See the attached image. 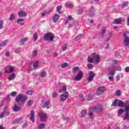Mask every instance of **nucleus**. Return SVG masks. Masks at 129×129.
Masks as SVG:
<instances>
[{"label": "nucleus", "instance_id": "obj_1", "mask_svg": "<svg viewBox=\"0 0 129 129\" xmlns=\"http://www.w3.org/2000/svg\"><path fill=\"white\" fill-rule=\"evenodd\" d=\"M43 39L45 41H53L54 40V35L52 33H48L43 36Z\"/></svg>", "mask_w": 129, "mask_h": 129}, {"label": "nucleus", "instance_id": "obj_2", "mask_svg": "<svg viewBox=\"0 0 129 129\" xmlns=\"http://www.w3.org/2000/svg\"><path fill=\"white\" fill-rule=\"evenodd\" d=\"M26 96L23 94H20L18 95V96L16 98V101L17 102H19V101H22V102H24L25 100H26Z\"/></svg>", "mask_w": 129, "mask_h": 129}, {"label": "nucleus", "instance_id": "obj_3", "mask_svg": "<svg viewBox=\"0 0 129 129\" xmlns=\"http://www.w3.org/2000/svg\"><path fill=\"white\" fill-rule=\"evenodd\" d=\"M83 78V72L82 71H80L78 74L76 76V77L74 78V80L75 81H80L81 79Z\"/></svg>", "mask_w": 129, "mask_h": 129}, {"label": "nucleus", "instance_id": "obj_4", "mask_svg": "<svg viewBox=\"0 0 129 129\" xmlns=\"http://www.w3.org/2000/svg\"><path fill=\"white\" fill-rule=\"evenodd\" d=\"M11 95H8V97L6 99H4L1 102V107L4 106L6 104H9L11 101V98L10 97Z\"/></svg>", "mask_w": 129, "mask_h": 129}, {"label": "nucleus", "instance_id": "obj_5", "mask_svg": "<svg viewBox=\"0 0 129 129\" xmlns=\"http://www.w3.org/2000/svg\"><path fill=\"white\" fill-rule=\"evenodd\" d=\"M69 96V93L68 92H66L64 94H62L60 96V101L63 102L65 101Z\"/></svg>", "mask_w": 129, "mask_h": 129}, {"label": "nucleus", "instance_id": "obj_6", "mask_svg": "<svg viewBox=\"0 0 129 129\" xmlns=\"http://www.w3.org/2000/svg\"><path fill=\"white\" fill-rule=\"evenodd\" d=\"M129 110V104L127 105L125 107V111H126V113H125V115L123 117V120H129V113L128 111Z\"/></svg>", "mask_w": 129, "mask_h": 129}, {"label": "nucleus", "instance_id": "obj_7", "mask_svg": "<svg viewBox=\"0 0 129 129\" xmlns=\"http://www.w3.org/2000/svg\"><path fill=\"white\" fill-rule=\"evenodd\" d=\"M39 116L40 118V120L41 121L44 122L47 120V118H48V116L46 114L43 112H40L39 113Z\"/></svg>", "mask_w": 129, "mask_h": 129}, {"label": "nucleus", "instance_id": "obj_8", "mask_svg": "<svg viewBox=\"0 0 129 129\" xmlns=\"http://www.w3.org/2000/svg\"><path fill=\"white\" fill-rule=\"evenodd\" d=\"M93 110L95 111V112H102V110H103V108H102V106H101V105H98L94 107Z\"/></svg>", "mask_w": 129, "mask_h": 129}, {"label": "nucleus", "instance_id": "obj_9", "mask_svg": "<svg viewBox=\"0 0 129 129\" xmlns=\"http://www.w3.org/2000/svg\"><path fill=\"white\" fill-rule=\"evenodd\" d=\"M104 90H105V87L104 86L99 87L97 90V94L98 95L102 94L104 92Z\"/></svg>", "mask_w": 129, "mask_h": 129}, {"label": "nucleus", "instance_id": "obj_10", "mask_svg": "<svg viewBox=\"0 0 129 129\" xmlns=\"http://www.w3.org/2000/svg\"><path fill=\"white\" fill-rule=\"evenodd\" d=\"M91 56L93 57V59L96 63H98V62H99L100 60V56H99V55L92 54L91 55Z\"/></svg>", "mask_w": 129, "mask_h": 129}, {"label": "nucleus", "instance_id": "obj_11", "mask_svg": "<svg viewBox=\"0 0 129 129\" xmlns=\"http://www.w3.org/2000/svg\"><path fill=\"white\" fill-rule=\"evenodd\" d=\"M94 76H95V74H94V73L92 71L90 72L89 76L87 79V80L89 83L91 82V81L93 80V79L94 78Z\"/></svg>", "mask_w": 129, "mask_h": 129}, {"label": "nucleus", "instance_id": "obj_12", "mask_svg": "<svg viewBox=\"0 0 129 129\" xmlns=\"http://www.w3.org/2000/svg\"><path fill=\"white\" fill-rule=\"evenodd\" d=\"M13 71H14V68L11 66H8L5 68V72L7 73H11Z\"/></svg>", "mask_w": 129, "mask_h": 129}, {"label": "nucleus", "instance_id": "obj_13", "mask_svg": "<svg viewBox=\"0 0 129 129\" xmlns=\"http://www.w3.org/2000/svg\"><path fill=\"white\" fill-rule=\"evenodd\" d=\"M9 114H10V112L7 110H5L0 114V118H3L4 116H8Z\"/></svg>", "mask_w": 129, "mask_h": 129}, {"label": "nucleus", "instance_id": "obj_14", "mask_svg": "<svg viewBox=\"0 0 129 129\" xmlns=\"http://www.w3.org/2000/svg\"><path fill=\"white\" fill-rule=\"evenodd\" d=\"M94 14H95V10H94V8H93V7H92L89 10V15L90 17H93V16H94Z\"/></svg>", "mask_w": 129, "mask_h": 129}, {"label": "nucleus", "instance_id": "obj_15", "mask_svg": "<svg viewBox=\"0 0 129 129\" xmlns=\"http://www.w3.org/2000/svg\"><path fill=\"white\" fill-rule=\"evenodd\" d=\"M60 17H59V15L56 14L52 17V21L54 23L57 22V21L59 20Z\"/></svg>", "mask_w": 129, "mask_h": 129}, {"label": "nucleus", "instance_id": "obj_16", "mask_svg": "<svg viewBox=\"0 0 129 129\" xmlns=\"http://www.w3.org/2000/svg\"><path fill=\"white\" fill-rule=\"evenodd\" d=\"M18 16L20 18H23V17H26V16H27V13L24 11H20L18 12Z\"/></svg>", "mask_w": 129, "mask_h": 129}, {"label": "nucleus", "instance_id": "obj_17", "mask_svg": "<svg viewBox=\"0 0 129 129\" xmlns=\"http://www.w3.org/2000/svg\"><path fill=\"white\" fill-rule=\"evenodd\" d=\"M30 120L32 122H35V112L33 110H32L31 112Z\"/></svg>", "mask_w": 129, "mask_h": 129}, {"label": "nucleus", "instance_id": "obj_18", "mask_svg": "<svg viewBox=\"0 0 129 129\" xmlns=\"http://www.w3.org/2000/svg\"><path fill=\"white\" fill-rule=\"evenodd\" d=\"M117 106H120V107H124V103H123V101L118 99Z\"/></svg>", "mask_w": 129, "mask_h": 129}, {"label": "nucleus", "instance_id": "obj_19", "mask_svg": "<svg viewBox=\"0 0 129 129\" xmlns=\"http://www.w3.org/2000/svg\"><path fill=\"white\" fill-rule=\"evenodd\" d=\"M67 90V88H66V86L64 85L62 86L61 87H60L59 89V92L61 93L63 92H66V91Z\"/></svg>", "mask_w": 129, "mask_h": 129}, {"label": "nucleus", "instance_id": "obj_20", "mask_svg": "<svg viewBox=\"0 0 129 129\" xmlns=\"http://www.w3.org/2000/svg\"><path fill=\"white\" fill-rule=\"evenodd\" d=\"M14 111L18 112L21 109V107L18 106L17 104H15L14 107H13Z\"/></svg>", "mask_w": 129, "mask_h": 129}, {"label": "nucleus", "instance_id": "obj_21", "mask_svg": "<svg viewBox=\"0 0 129 129\" xmlns=\"http://www.w3.org/2000/svg\"><path fill=\"white\" fill-rule=\"evenodd\" d=\"M124 111H125V110H124L122 108L119 109L117 112L118 116H120V115H121V114H122V113H123V112H124Z\"/></svg>", "mask_w": 129, "mask_h": 129}, {"label": "nucleus", "instance_id": "obj_22", "mask_svg": "<svg viewBox=\"0 0 129 129\" xmlns=\"http://www.w3.org/2000/svg\"><path fill=\"white\" fill-rule=\"evenodd\" d=\"M86 114H87V111L86 110H83L81 112V117H84V116H86Z\"/></svg>", "mask_w": 129, "mask_h": 129}, {"label": "nucleus", "instance_id": "obj_23", "mask_svg": "<svg viewBox=\"0 0 129 129\" xmlns=\"http://www.w3.org/2000/svg\"><path fill=\"white\" fill-rule=\"evenodd\" d=\"M121 23V18H118L114 20V23L117 25H119Z\"/></svg>", "mask_w": 129, "mask_h": 129}, {"label": "nucleus", "instance_id": "obj_24", "mask_svg": "<svg viewBox=\"0 0 129 129\" xmlns=\"http://www.w3.org/2000/svg\"><path fill=\"white\" fill-rule=\"evenodd\" d=\"M23 22H24V19H19L17 20V24L20 26H23L24 25V23Z\"/></svg>", "mask_w": 129, "mask_h": 129}, {"label": "nucleus", "instance_id": "obj_25", "mask_svg": "<svg viewBox=\"0 0 129 129\" xmlns=\"http://www.w3.org/2000/svg\"><path fill=\"white\" fill-rule=\"evenodd\" d=\"M72 20H73V19L72 18V16L71 15L69 16L66 19L65 24H68V23H69L70 21H72Z\"/></svg>", "mask_w": 129, "mask_h": 129}, {"label": "nucleus", "instance_id": "obj_26", "mask_svg": "<svg viewBox=\"0 0 129 129\" xmlns=\"http://www.w3.org/2000/svg\"><path fill=\"white\" fill-rule=\"evenodd\" d=\"M45 124L43 123H42L38 124V125L37 126V128L38 129H43V128H45Z\"/></svg>", "mask_w": 129, "mask_h": 129}, {"label": "nucleus", "instance_id": "obj_27", "mask_svg": "<svg viewBox=\"0 0 129 129\" xmlns=\"http://www.w3.org/2000/svg\"><path fill=\"white\" fill-rule=\"evenodd\" d=\"M15 77H16V75L15 74H12L8 78V80L11 81V80H13V79H15Z\"/></svg>", "mask_w": 129, "mask_h": 129}, {"label": "nucleus", "instance_id": "obj_28", "mask_svg": "<svg viewBox=\"0 0 129 129\" xmlns=\"http://www.w3.org/2000/svg\"><path fill=\"white\" fill-rule=\"evenodd\" d=\"M87 60H88V62H89V63H92V62H93L94 60H93V56H89L87 58Z\"/></svg>", "mask_w": 129, "mask_h": 129}, {"label": "nucleus", "instance_id": "obj_29", "mask_svg": "<svg viewBox=\"0 0 129 129\" xmlns=\"http://www.w3.org/2000/svg\"><path fill=\"white\" fill-rule=\"evenodd\" d=\"M33 39L34 41H37V39H38V32H36L33 34Z\"/></svg>", "mask_w": 129, "mask_h": 129}, {"label": "nucleus", "instance_id": "obj_30", "mask_svg": "<svg viewBox=\"0 0 129 129\" xmlns=\"http://www.w3.org/2000/svg\"><path fill=\"white\" fill-rule=\"evenodd\" d=\"M118 99H115L114 100V101L112 103V104L111 105V106H116L117 105Z\"/></svg>", "mask_w": 129, "mask_h": 129}, {"label": "nucleus", "instance_id": "obj_31", "mask_svg": "<svg viewBox=\"0 0 129 129\" xmlns=\"http://www.w3.org/2000/svg\"><path fill=\"white\" fill-rule=\"evenodd\" d=\"M22 120V118H18L13 121L14 123H19Z\"/></svg>", "mask_w": 129, "mask_h": 129}, {"label": "nucleus", "instance_id": "obj_32", "mask_svg": "<svg viewBox=\"0 0 129 129\" xmlns=\"http://www.w3.org/2000/svg\"><path fill=\"white\" fill-rule=\"evenodd\" d=\"M106 32V27H103L101 32V35H104Z\"/></svg>", "mask_w": 129, "mask_h": 129}, {"label": "nucleus", "instance_id": "obj_33", "mask_svg": "<svg viewBox=\"0 0 129 129\" xmlns=\"http://www.w3.org/2000/svg\"><path fill=\"white\" fill-rule=\"evenodd\" d=\"M7 43H8V40H5V41L2 42L0 44V47H4V46H6V45H7Z\"/></svg>", "mask_w": 129, "mask_h": 129}, {"label": "nucleus", "instance_id": "obj_34", "mask_svg": "<svg viewBox=\"0 0 129 129\" xmlns=\"http://www.w3.org/2000/svg\"><path fill=\"white\" fill-rule=\"evenodd\" d=\"M115 94L116 96H120V94H121V91H120L119 90H118L116 91Z\"/></svg>", "mask_w": 129, "mask_h": 129}, {"label": "nucleus", "instance_id": "obj_35", "mask_svg": "<svg viewBox=\"0 0 129 129\" xmlns=\"http://www.w3.org/2000/svg\"><path fill=\"white\" fill-rule=\"evenodd\" d=\"M62 9V6H58L56 7V11L58 13V14H61V11H60V10H61Z\"/></svg>", "mask_w": 129, "mask_h": 129}, {"label": "nucleus", "instance_id": "obj_36", "mask_svg": "<svg viewBox=\"0 0 129 129\" xmlns=\"http://www.w3.org/2000/svg\"><path fill=\"white\" fill-rule=\"evenodd\" d=\"M127 6H128V2H126L122 4L121 8L123 9V8H125L126 7H127Z\"/></svg>", "mask_w": 129, "mask_h": 129}, {"label": "nucleus", "instance_id": "obj_37", "mask_svg": "<svg viewBox=\"0 0 129 129\" xmlns=\"http://www.w3.org/2000/svg\"><path fill=\"white\" fill-rule=\"evenodd\" d=\"M89 116L90 118H93V112H92L90 110L89 111Z\"/></svg>", "mask_w": 129, "mask_h": 129}, {"label": "nucleus", "instance_id": "obj_38", "mask_svg": "<svg viewBox=\"0 0 129 129\" xmlns=\"http://www.w3.org/2000/svg\"><path fill=\"white\" fill-rule=\"evenodd\" d=\"M46 75H47V73H46V72H42L39 75V76L40 77H45V76H46Z\"/></svg>", "mask_w": 129, "mask_h": 129}, {"label": "nucleus", "instance_id": "obj_39", "mask_svg": "<svg viewBox=\"0 0 129 129\" xmlns=\"http://www.w3.org/2000/svg\"><path fill=\"white\" fill-rule=\"evenodd\" d=\"M65 7L66 8H69V9H72V8H73V5L72 4H66Z\"/></svg>", "mask_w": 129, "mask_h": 129}, {"label": "nucleus", "instance_id": "obj_40", "mask_svg": "<svg viewBox=\"0 0 129 129\" xmlns=\"http://www.w3.org/2000/svg\"><path fill=\"white\" fill-rule=\"evenodd\" d=\"M28 41V38L27 37H25L23 39H21V43L22 44H24V43H26Z\"/></svg>", "mask_w": 129, "mask_h": 129}, {"label": "nucleus", "instance_id": "obj_41", "mask_svg": "<svg viewBox=\"0 0 129 129\" xmlns=\"http://www.w3.org/2000/svg\"><path fill=\"white\" fill-rule=\"evenodd\" d=\"M33 65L34 68H36V67H38L39 65V61H38L37 60L35 61Z\"/></svg>", "mask_w": 129, "mask_h": 129}, {"label": "nucleus", "instance_id": "obj_42", "mask_svg": "<svg viewBox=\"0 0 129 129\" xmlns=\"http://www.w3.org/2000/svg\"><path fill=\"white\" fill-rule=\"evenodd\" d=\"M83 12V9L82 8H80L79 10H77V14L78 15H80V14H82Z\"/></svg>", "mask_w": 129, "mask_h": 129}, {"label": "nucleus", "instance_id": "obj_43", "mask_svg": "<svg viewBox=\"0 0 129 129\" xmlns=\"http://www.w3.org/2000/svg\"><path fill=\"white\" fill-rule=\"evenodd\" d=\"M34 91L33 90H29L26 93L27 94H28V95H32V94H33V93H34Z\"/></svg>", "mask_w": 129, "mask_h": 129}, {"label": "nucleus", "instance_id": "obj_44", "mask_svg": "<svg viewBox=\"0 0 129 129\" xmlns=\"http://www.w3.org/2000/svg\"><path fill=\"white\" fill-rule=\"evenodd\" d=\"M15 18L16 17L15 16V15L11 14L10 16L9 19L11 21H13V20H15Z\"/></svg>", "mask_w": 129, "mask_h": 129}, {"label": "nucleus", "instance_id": "obj_45", "mask_svg": "<svg viewBox=\"0 0 129 129\" xmlns=\"http://www.w3.org/2000/svg\"><path fill=\"white\" fill-rule=\"evenodd\" d=\"M112 69H113V70H111L110 71V72H109V74H110V75H111V76L114 75V74H115V72H114V70H114V69H113V67L112 68Z\"/></svg>", "mask_w": 129, "mask_h": 129}, {"label": "nucleus", "instance_id": "obj_46", "mask_svg": "<svg viewBox=\"0 0 129 129\" xmlns=\"http://www.w3.org/2000/svg\"><path fill=\"white\" fill-rule=\"evenodd\" d=\"M68 66V63H62L61 65V68H66Z\"/></svg>", "mask_w": 129, "mask_h": 129}, {"label": "nucleus", "instance_id": "obj_47", "mask_svg": "<svg viewBox=\"0 0 129 129\" xmlns=\"http://www.w3.org/2000/svg\"><path fill=\"white\" fill-rule=\"evenodd\" d=\"M50 103V101H46L43 105V107H47L48 105H49V104Z\"/></svg>", "mask_w": 129, "mask_h": 129}, {"label": "nucleus", "instance_id": "obj_48", "mask_svg": "<svg viewBox=\"0 0 129 129\" xmlns=\"http://www.w3.org/2000/svg\"><path fill=\"white\" fill-rule=\"evenodd\" d=\"M50 13H51V11L50 12L47 11H44L42 14V16L44 17V16H45V15H47V14H50Z\"/></svg>", "mask_w": 129, "mask_h": 129}, {"label": "nucleus", "instance_id": "obj_49", "mask_svg": "<svg viewBox=\"0 0 129 129\" xmlns=\"http://www.w3.org/2000/svg\"><path fill=\"white\" fill-rule=\"evenodd\" d=\"M113 69L117 70V71H121V67H118L117 68L113 67Z\"/></svg>", "mask_w": 129, "mask_h": 129}, {"label": "nucleus", "instance_id": "obj_50", "mask_svg": "<svg viewBox=\"0 0 129 129\" xmlns=\"http://www.w3.org/2000/svg\"><path fill=\"white\" fill-rule=\"evenodd\" d=\"M87 98L88 101L92 100V95H91V94H89Z\"/></svg>", "mask_w": 129, "mask_h": 129}, {"label": "nucleus", "instance_id": "obj_51", "mask_svg": "<svg viewBox=\"0 0 129 129\" xmlns=\"http://www.w3.org/2000/svg\"><path fill=\"white\" fill-rule=\"evenodd\" d=\"M15 53L16 54H19V53H21V48H18L15 50Z\"/></svg>", "mask_w": 129, "mask_h": 129}, {"label": "nucleus", "instance_id": "obj_52", "mask_svg": "<svg viewBox=\"0 0 129 129\" xmlns=\"http://www.w3.org/2000/svg\"><path fill=\"white\" fill-rule=\"evenodd\" d=\"M81 38V34H79L75 38V40L76 41H78L80 40Z\"/></svg>", "mask_w": 129, "mask_h": 129}, {"label": "nucleus", "instance_id": "obj_53", "mask_svg": "<svg viewBox=\"0 0 129 129\" xmlns=\"http://www.w3.org/2000/svg\"><path fill=\"white\" fill-rule=\"evenodd\" d=\"M62 51H65L67 49V45L66 44H63L62 46Z\"/></svg>", "mask_w": 129, "mask_h": 129}, {"label": "nucleus", "instance_id": "obj_54", "mask_svg": "<svg viewBox=\"0 0 129 129\" xmlns=\"http://www.w3.org/2000/svg\"><path fill=\"white\" fill-rule=\"evenodd\" d=\"M79 97H80L81 100L82 101H84V100H85V99L83 98V94H80L79 95Z\"/></svg>", "mask_w": 129, "mask_h": 129}, {"label": "nucleus", "instance_id": "obj_55", "mask_svg": "<svg viewBox=\"0 0 129 129\" xmlns=\"http://www.w3.org/2000/svg\"><path fill=\"white\" fill-rule=\"evenodd\" d=\"M33 100H29L28 101V105H29V106L32 105V104H33Z\"/></svg>", "mask_w": 129, "mask_h": 129}, {"label": "nucleus", "instance_id": "obj_56", "mask_svg": "<svg viewBox=\"0 0 129 129\" xmlns=\"http://www.w3.org/2000/svg\"><path fill=\"white\" fill-rule=\"evenodd\" d=\"M32 55H33V57L37 56V55H38V52H37V51H36V50L34 51Z\"/></svg>", "mask_w": 129, "mask_h": 129}, {"label": "nucleus", "instance_id": "obj_57", "mask_svg": "<svg viewBox=\"0 0 129 129\" xmlns=\"http://www.w3.org/2000/svg\"><path fill=\"white\" fill-rule=\"evenodd\" d=\"M3 27H4V22L2 21H0V30H2Z\"/></svg>", "mask_w": 129, "mask_h": 129}, {"label": "nucleus", "instance_id": "obj_58", "mask_svg": "<svg viewBox=\"0 0 129 129\" xmlns=\"http://www.w3.org/2000/svg\"><path fill=\"white\" fill-rule=\"evenodd\" d=\"M87 67H88V68H89V69H91L92 68H93V65H92V64H91V63H88V64H87Z\"/></svg>", "mask_w": 129, "mask_h": 129}, {"label": "nucleus", "instance_id": "obj_59", "mask_svg": "<svg viewBox=\"0 0 129 129\" xmlns=\"http://www.w3.org/2000/svg\"><path fill=\"white\" fill-rule=\"evenodd\" d=\"M79 69V68L78 67H76L73 68V70L74 72H76L78 71Z\"/></svg>", "mask_w": 129, "mask_h": 129}, {"label": "nucleus", "instance_id": "obj_60", "mask_svg": "<svg viewBox=\"0 0 129 129\" xmlns=\"http://www.w3.org/2000/svg\"><path fill=\"white\" fill-rule=\"evenodd\" d=\"M17 95V92H12L11 93V95L12 96H15V95Z\"/></svg>", "mask_w": 129, "mask_h": 129}, {"label": "nucleus", "instance_id": "obj_61", "mask_svg": "<svg viewBox=\"0 0 129 129\" xmlns=\"http://www.w3.org/2000/svg\"><path fill=\"white\" fill-rule=\"evenodd\" d=\"M108 79L109 81H113V77H109Z\"/></svg>", "mask_w": 129, "mask_h": 129}, {"label": "nucleus", "instance_id": "obj_62", "mask_svg": "<svg viewBox=\"0 0 129 129\" xmlns=\"http://www.w3.org/2000/svg\"><path fill=\"white\" fill-rule=\"evenodd\" d=\"M57 95V93L53 92V93L52 94V97H56Z\"/></svg>", "mask_w": 129, "mask_h": 129}, {"label": "nucleus", "instance_id": "obj_63", "mask_svg": "<svg viewBox=\"0 0 129 129\" xmlns=\"http://www.w3.org/2000/svg\"><path fill=\"white\" fill-rule=\"evenodd\" d=\"M125 72H129V67H127L125 68Z\"/></svg>", "mask_w": 129, "mask_h": 129}, {"label": "nucleus", "instance_id": "obj_64", "mask_svg": "<svg viewBox=\"0 0 129 129\" xmlns=\"http://www.w3.org/2000/svg\"><path fill=\"white\" fill-rule=\"evenodd\" d=\"M126 25L127 26H129V17L127 18Z\"/></svg>", "mask_w": 129, "mask_h": 129}]
</instances>
